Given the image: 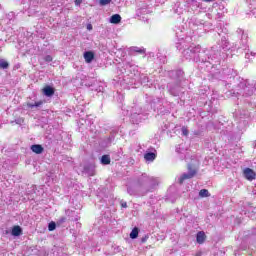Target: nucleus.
Returning a JSON list of instances; mask_svg holds the SVG:
<instances>
[{
    "mask_svg": "<svg viewBox=\"0 0 256 256\" xmlns=\"http://www.w3.org/2000/svg\"><path fill=\"white\" fill-rule=\"evenodd\" d=\"M31 151L33 153H36V155H41V153H43V151H45V148H43V146L41 144H33L31 146Z\"/></svg>",
    "mask_w": 256,
    "mask_h": 256,
    "instance_id": "obj_12",
    "label": "nucleus"
},
{
    "mask_svg": "<svg viewBox=\"0 0 256 256\" xmlns=\"http://www.w3.org/2000/svg\"><path fill=\"white\" fill-rule=\"evenodd\" d=\"M240 119H243V117H249V111L243 110V112L239 113Z\"/></svg>",
    "mask_w": 256,
    "mask_h": 256,
    "instance_id": "obj_28",
    "label": "nucleus"
},
{
    "mask_svg": "<svg viewBox=\"0 0 256 256\" xmlns=\"http://www.w3.org/2000/svg\"><path fill=\"white\" fill-rule=\"evenodd\" d=\"M110 23H113L114 25H117L121 23V15L114 14L110 17Z\"/></svg>",
    "mask_w": 256,
    "mask_h": 256,
    "instance_id": "obj_19",
    "label": "nucleus"
},
{
    "mask_svg": "<svg viewBox=\"0 0 256 256\" xmlns=\"http://www.w3.org/2000/svg\"><path fill=\"white\" fill-rule=\"evenodd\" d=\"M143 13H147L146 8H140V9L137 10V15H143Z\"/></svg>",
    "mask_w": 256,
    "mask_h": 256,
    "instance_id": "obj_30",
    "label": "nucleus"
},
{
    "mask_svg": "<svg viewBox=\"0 0 256 256\" xmlns=\"http://www.w3.org/2000/svg\"><path fill=\"white\" fill-rule=\"evenodd\" d=\"M144 181H148V184L146 186V189L143 190V195H147L149 191H151L154 187H157V185H159V180L155 177H145Z\"/></svg>",
    "mask_w": 256,
    "mask_h": 256,
    "instance_id": "obj_4",
    "label": "nucleus"
},
{
    "mask_svg": "<svg viewBox=\"0 0 256 256\" xmlns=\"http://www.w3.org/2000/svg\"><path fill=\"white\" fill-rule=\"evenodd\" d=\"M131 53H139L140 55H145V49L139 48L137 46H134L130 48Z\"/></svg>",
    "mask_w": 256,
    "mask_h": 256,
    "instance_id": "obj_20",
    "label": "nucleus"
},
{
    "mask_svg": "<svg viewBox=\"0 0 256 256\" xmlns=\"http://www.w3.org/2000/svg\"><path fill=\"white\" fill-rule=\"evenodd\" d=\"M180 159H183V156H181Z\"/></svg>",
    "mask_w": 256,
    "mask_h": 256,
    "instance_id": "obj_47",
    "label": "nucleus"
},
{
    "mask_svg": "<svg viewBox=\"0 0 256 256\" xmlns=\"http://www.w3.org/2000/svg\"><path fill=\"white\" fill-rule=\"evenodd\" d=\"M184 72L183 70H172L169 72V77L175 79L177 83L183 79Z\"/></svg>",
    "mask_w": 256,
    "mask_h": 256,
    "instance_id": "obj_8",
    "label": "nucleus"
},
{
    "mask_svg": "<svg viewBox=\"0 0 256 256\" xmlns=\"http://www.w3.org/2000/svg\"><path fill=\"white\" fill-rule=\"evenodd\" d=\"M197 173V171L195 169H193V166L191 164H188V173H184L180 176V178L178 179V183H180V185H183V182L187 179H193V177H195V174Z\"/></svg>",
    "mask_w": 256,
    "mask_h": 256,
    "instance_id": "obj_5",
    "label": "nucleus"
},
{
    "mask_svg": "<svg viewBox=\"0 0 256 256\" xmlns=\"http://www.w3.org/2000/svg\"><path fill=\"white\" fill-rule=\"evenodd\" d=\"M101 164L102 165H110L111 164V157H109V155H103L101 157Z\"/></svg>",
    "mask_w": 256,
    "mask_h": 256,
    "instance_id": "obj_21",
    "label": "nucleus"
},
{
    "mask_svg": "<svg viewBox=\"0 0 256 256\" xmlns=\"http://www.w3.org/2000/svg\"><path fill=\"white\" fill-rule=\"evenodd\" d=\"M235 115H236V117H237V115H239V113H238V112H236V113H235Z\"/></svg>",
    "mask_w": 256,
    "mask_h": 256,
    "instance_id": "obj_46",
    "label": "nucleus"
},
{
    "mask_svg": "<svg viewBox=\"0 0 256 256\" xmlns=\"http://www.w3.org/2000/svg\"><path fill=\"white\" fill-rule=\"evenodd\" d=\"M87 29H88V31H91V29H93V26H92L91 24H89V25L87 26Z\"/></svg>",
    "mask_w": 256,
    "mask_h": 256,
    "instance_id": "obj_39",
    "label": "nucleus"
},
{
    "mask_svg": "<svg viewBox=\"0 0 256 256\" xmlns=\"http://www.w3.org/2000/svg\"><path fill=\"white\" fill-rule=\"evenodd\" d=\"M0 69H9V62L5 59H0Z\"/></svg>",
    "mask_w": 256,
    "mask_h": 256,
    "instance_id": "obj_23",
    "label": "nucleus"
},
{
    "mask_svg": "<svg viewBox=\"0 0 256 256\" xmlns=\"http://www.w3.org/2000/svg\"><path fill=\"white\" fill-rule=\"evenodd\" d=\"M252 105V108L254 107V105L253 104H251Z\"/></svg>",
    "mask_w": 256,
    "mask_h": 256,
    "instance_id": "obj_49",
    "label": "nucleus"
},
{
    "mask_svg": "<svg viewBox=\"0 0 256 256\" xmlns=\"http://www.w3.org/2000/svg\"><path fill=\"white\" fill-rule=\"evenodd\" d=\"M43 93L45 97H53V95H55V88L48 85L43 88Z\"/></svg>",
    "mask_w": 256,
    "mask_h": 256,
    "instance_id": "obj_13",
    "label": "nucleus"
},
{
    "mask_svg": "<svg viewBox=\"0 0 256 256\" xmlns=\"http://www.w3.org/2000/svg\"><path fill=\"white\" fill-rule=\"evenodd\" d=\"M7 19H9V21H12V19H15V13H13V12L8 13Z\"/></svg>",
    "mask_w": 256,
    "mask_h": 256,
    "instance_id": "obj_31",
    "label": "nucleus"
},
{
    "mask_svg": "<svg viewBox=\"0 0 256 256\" xmlns=\"http://www.w3.org/2000/svg\"><path fill=\"white\" fill-rule=\"evenodd\" d=\"M223 17V13L218 12L217 13V19H221Z\"/></svg>",
    "mask_w": 256,
    "mask_h": 256,
    "instance_id": "obj_37",
    "label": "nucleus"
},
{
    "mask_svg": "<svg viewBox=\"0 0 256 256\" xmlns=\"http://www.w3.org/2000/svg\"><path fill=\"white\" fill-rule=\"evenodd\" d=\"M15 123H16L17 125H21V123H23V119H21V118L16 119V120H15Z\"/></svg>",
    "mask_w": 256,
    "mask_h": 256,
    "instance_id": "obj_35",
    "label": "nucleus"
},
{
    "mask_svg": "<svg viewBox=\"0 0 256 256\" xmlns=\"http://www.w3.org/2000/svg\"><path fill=\"white\" fill-rule=\"evenodd\" d=\"M55 229H57V223H55L54 221L50 222L48 224V230L49 231H55Z\"/></svg>",
    "mask_w": 256,
    "mask_h": 256,
    "instance_id": "obj_26",
    "label": "nucleus"
},
{
    "mask_svg": "<svg viewBox=\"0 0 256 256\" xmlns=\"http://www.w3.org/2000/svg\"><path fill=\"white\" fill-rule=\"evenodd\" d=\"M113 139H114L113 137L110 138V143L113 141Z\"/></svg>",
    "mask_w": 256,
    "mask_h": 256,
    "instance_id": "obj_44",
    "label": "nucleus"
},
{
    "mask_svg": "<svg viewBox=\"0 0 256 256\" xmlns=\"http://www.w3.org/2000/svg\"><path fill=\"white\" fill-rule=\"evenodd\" d=\"M141 115H143V108H141L139 105H135L132 108L131 114V121L134 125H139V123L143 121V117H141Z\"/></svg>",
    "mask_w": 256,
    "mask_h": 256,
    "instance_id": "obj_3",
    "label": "nucleus"
},
{
    "mask_svg": "<svg viewBox=\"0 0 256 256\" xmlns=\"http://www.w3.org/2000/svg\"><path fill=\"white\" fill-rule=\"evenodd\" d=\"M206 237H207V236L205 235V232L199 231V232L196 234V241H197V243H199V245H202V243H205Z\"/></svg>",
    "mask_w": 256,
    "mask_h": 256,
    "instance_id": "obj_16",
    "label": "nucleus"
},
{
    "mask_svg": "<svg viewBox=\"0 0 256 256\" xmlns=\"http://www.w3.org/2000/svg\"><path fill=\"white\" fill-rule=\"evenodd\" d=\"M181 45H183V42L176 44V49H181Z\"/></svg>",
    "mask_w": 256,
    "mask_h": 256,
    "instance_id": "obj_38",
    "label": "nucleus"
},
{
    "mask_svg": "<svg viewBox=\"0 0 256 256\" xmlns=\"http://www.w3.org/2000/svg\"><path fill=\"white\" fill-rule=\"evenodd\" d=\"M139 237V228L135 227L130 233V239H137Z\"/></svg>",
    "mask_w": 256,
    "mask_h": 256,
    "instance_id": "obj_22",
    "label": "nucleus"
},
{
    "mask_svg": "<svg viewBox=\"0 0 256 256\" xmlns=\"http://www.w3.org/2000/svg\"><path fill=\"white\" fill-rule=\"evenodd\" d=\"M240 31V33H242V30H239Z\"/></svg>",
    "mask_w": 256,
    "mask_h": 256,
    "instance_id": "obj_48",
    "label": "nucleus"
},
{
    "mask_svg": "<svg viewBox=\"0 0 256 256\" xmlns=\"http://www.w3.org/2000/svg\"><path fill=\"white\" fill-rule=\"evenodd\" d=\"M244 177L248 181H253V179H255V177H256L255 171H253V169H251V168H245L244 169Z\"/></svg>",
    "mask_w": 256,
    "mask_h": 256,
    "instance_id": "obj_9",
    "label": "nucleus"
},
{
    "mask_svg": "<svg viewBox=\"0 0 256 256\" xmlns=\"http://www.w3.org/2000/svg\"><path fill=\"white\" fill-rule=\"evenodd\" d=\"M84 59L86 63H92L93 59H95V54L92 51L84 52Z\"/></svg>",
    "mask_w": 256,
    "mask_h": 256,
    "instance_id": "obj_14",
    "label": "nucleus"
},
{
    "mask_svg": "<svg viewBox=\"0 0 256 256\" xmlns=\"http://www.w3.org/2000/svg\"><path fill=\"white\" fill-rule=\"evenodd\" d=\"M147 241V238H142V243H145Z\"/></svg>",
    "mask_w": 256,
    "mask_h": 256,
    "instance_id": "obj_42",
    "label": "nucleus"
},
{
    "mask_svg": "<svg viewBox=\"0 0 256 256\" xmlns=\"http://www.w3.org/2000/svg\"><path fill=\"white\" fill-rule=\"evenodd\" d=\"M84 173L89 177H93L95 175V165L88 164L84 166Z\"/></svg>",
    "mask_w": 256,
    "mask_h": 256,
    "instance_id": "obj_10",
    "label": "nucleus"
},
{
    "mask_svg": "<svg viewBox=\"0 0 256 256\" xmlns=\"http://www.w3.org/2000/svg\"><path fill=\"white\" fill-rule=\"evenodd\" d=\"M176 153H183V151H181V145L176 147Z\"/></svg>",
    "mask_w": 256,
    "mask_h": 256,
    "instance_id": "obj_36",
    "label": "nucleus"
},
{
    "mask_svg": "<svg viewBox=\"0 0 256 256\" xmlns=\"http://www.w3.org/2000/svg\"><path fill=\"white\" fill-rule=\"evenodd\" d=\"M65 221H67V218L61 217V218L58 220L57 224H58V225H63V223H65Z\"/></svg>",
    "mask_w": 256,
    "mask_h": 256,
    "instance_id": "obj_32",
    "label": "nucleus"
},
{
    "mask_svg": "<svg viewBox=\"0 0 256 256\" xmlns=\"http://www.w3.org/2000/svg\"><path fill=\"white\" fill-rule=\"evenodd\" d=\"M145 177H150V176L144 173L140 177H138V180L136 182V184H138V187L142 190V195H145L143 194V191L147 189V185H148V181L145 180Z\"/></svg>",
    "mask_w": 256,
    "mask_h": 256,
    "instance_id": "obj_6",
    "label": "nucleus"
},
{
    "mask_svg": "<svg viewBox=\"0 0 256 256\" xmlns=\"http://www.w3.org/2000/svg\"><path fill=\"white\" fill-rule=\"evenodd\" d=\"M203 1H205L206 3H211V1L213 0H203Z\"/></svg>",
    "mask_w": 256,
    "mask_h": 256,
    "instance_id": "obj_41",
    "label": "nucleus"
},
{
    "mask_svg": "<svg viewBox=\"0 0 256 256\" xmlns=\"http://www.w3.org/2000/svg\"><path fill=\"white\" fill-rule=\"evenodd\" d=\"M211 194H209V190L207 189H202L199 192V197H209Z\"/></svg>",
    "mask_w": 256,
    "mask_h": 256,
    "instance_id": "obj_25",
    "label": "nucleus"
},
{
    "mask_svg": "<svg viewBox=\"0 0 256 256\" xmlns=\"http://www.w3.org/2000/svg\"><path fill=\"white\" fill-rule=\"evenodd\" d=\"M11 235L13 237H19V236L23 235V229L21 228V226H14L12 228Z\"/></svg>",
    "mask_w": 256,
    "mask_h": 256,
    "instance_id": "obj_15",
    "label": "nucleus"
},
{
    "mask_svg": "<svg viewBox=\"0 0 256 256\" xmlns=\"http://www.w3.org/2000/svg\"><path fill=\"white\" fill-rule=\"evenodd\" d=\"M256 58V53L253 51H250L249 49L245 52V59H247L249 62L253 61Z\"/></svg>",
    "mask_w": 256,
    "mask_h": 256,
    "instance_id": "obj_18",
    "label": "nucleus"
},
{
    "mask_svg": "<svg viewBox=\"0 0 256 256\" xmlns=\"http://www.w3.org/2000/svg\"><path fill=\"white\" fill-rule=\"evenodd\" d=\"M81 3H83V0H75L76 7H79V5H81Z\"/></svg>",
    "mask_w": 256,
    "mask_h": 256,
    "instance_id": "obj_34",
    "label": "nucleus"
},
{
    "mask_svg": "<svg viewBox=\"0 0 256 256\" xmlns=\"http://www.w3.org/2000/svg\"><path fill=\"white\" fill-rule=\"evenodd\" d=\"M44 61H45L46 63H51V61H53V57H52L51 55H46V56L44 57Z\"/></svg>",
    "mask_w": 256,
    "mask_h": 256,
    "instance_id": "obj_29",
    "label": "nucleus"
},
{
    "mask_svg": "<svg viewBox=\"0 0 256 256\" xmlns=\"http://www.w3.org/2000/svg\"><path fill=\"white\" fill-rule=\"evenodd\" d=\"M111 3V0H100V5H109Z\"/></svg>",
    "mask_w": 256,
    "mask_h": 256,
    "instance_id": "obj_33",
    "label": "nucleus"
},
{
    "mask_svg": "<svg viewBox=\"0 0 256 256\" xmlns=\"http://www.w3.org/2000/svg\"><path fill=\"white\" fill-rule=\"evenodd\" d=\"M41 105H43V101H38V102H35L34 104L33 103H28L27 104V106L30 109H35V107H41Z\"/></svg>",
    "mask_w": 256,
    "mask_h": 256,
    "instance_id": "obj_24",
    "label": "nucleus"
},
{
    "mask_svg": "<svg viewBox=\"0 0 256 256\" xmlns=\"http://www.w3.org/2000/svg\"><path fill=\"white\" fill-rule=\"evenodd\" d=\"M121 205H122V207H124V209H126V207H127V202H123Z\"/></svg>",
    "mask_w": 256,
    "mask_h": 256,
    "instance_id": "obj_40",
    "label": "nucleus"
},
{
    "mask_svg": "<svg viewBox=\"0 0 256 256\" xmlns=\"http://www.w3.org/2000/svg\"><path fill=\"white\" fill-rule=\"evenodd\" d=\"M181 131H182V135H183L184 137H189V129H187L186 126H183V127L181 128Z\"/></svg>",
    "mask_w": 256,
    "mask_h": 256,
    "instance_id": "obj_27",
    "label": "nucleus"
},
{
    "mask_svg": "<svg viewBox=\"0 0 256 256\" xmlns=\"http://www.w3.org/2000/svg\"><path fill=\"white\" fill-rule=\"evenodd\" d=\"M72 221H79V218H74L72 219Z\"/></svg>",
    "mask_w": 256,
    "mask_h": 256,
    "instance_id": "obj_43",
    "label": "nucleus"
},
{
    "mask_svg": "<svg viewBox=\"0 0 256 256\" xmlns=\"http://www.w3.org/2000/svg\"><path fill=\"white\" fill-rule=\"evenodd\" d=\"M127 191L129 193V195H138V193H140V195H143V190L138 186V184H135V187H128Z\"/></svg>",
    "mask_w": 256,
    "mask_h": 256,
    "instance_id": "obj_11",
    "label": "nucleus"
},
{
    "mask_svg": "<svg viewBox=\"0 0 256 256\" xmlns=\"http://www.w3.org/2000/svg\"><path fill=\"white\" fill-rule=\"evenodd\" d=\"M183 57L188 61H202V63H211L217 59L219 53L215 52V48L212 47L211 50H204L201 52V46L190 45L188 48L184 49L182 52Z\"/></svg>",
    "mask_w": 256,
    "mask_h": 256,
    "instance_id": "obj_1",
    "label": "nucleus"
},
{
    "mask_svg": "<svg viewBox=\"0 0 256 256\" xmlns=\"http://www.w3.org/2000/svg\"><path fill=\"white\" fill-rule=\"evenodd\" d=\"M144 159L146 161H155V159H157V154L155 152H147L144 154Z\"/></svg>",
    "mask_w": 256,
    "mask_h": 256,
    "instance_id": "obj_17",
    "label": "nucleus"
},
{
    "mask_svg": "<svg viewBox=\"0 0 256 256\" xmlns=\"http://www.w3.org/2000/svg\"><path fill=\"white\" fill-rule=\"evenodd\" d=\"M135 111H136V113H139V109H136Z\"/></svg>",
    "mask_w": 256,
    "mask_h": 256,
    "instance_id": "obj_45",
    "label": "nucleus"
},
{
    "mask_svg": "<svg viewBox=\"0 0 256 256\" xmlns=\"http://www.w3.org/2000/svg\"><path fill=\"white\" fill-rule=\"evenodd\" d=\"M255 80H243L241 81L234 90L228 91L226 93L227 97H234V95H241L242 97H253L256 90Z\"/></svg>",
    "mask_w": 256,
    "mask_h": 256,
    "instance_id": "obj_2",
    "label": "nucleus"
},
{
    "mask_svg": "<svg viewBox=\"0 0 256 256\" xmlns=\"http://www.w3.org/2000/svg\"><path fill=\"white\" fill-rule=\"evenodd\" d=\"M167 87L169 93L172 94L173 97H179V95H181V87L178 83L176 85H173V83H169Z\"/></svg>",
    "mask_w": 256,
    "mask_h": 256,
    "instance_id": "obj_7",
    "label": "nucleus"
}]
</instances>
